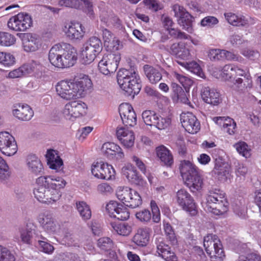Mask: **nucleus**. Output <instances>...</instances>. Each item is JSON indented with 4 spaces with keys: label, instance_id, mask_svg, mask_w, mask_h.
Wrapping results in <instances>:
<instances>
[{
    "label": "nucleus",
    "instance_id": "f257e3e1",
    "mask_svg": "<svg viewBox=\"0 0 261 261\" xmlns=\"http://www.w3.org/2000/svg\"><path fill=\"white\" fill-rule=\"evenodd\" d=\"M37 187L34 190L35 197L40 202L50 204L58 201L61 196V189L66 185L60 177L43 176L36 179Z\"/></svg>",
    "mask_w": 261,
    "mask_h": 261
},
{
    "label": "nucleus",
    "instance_id": "f03ea898",
    "mask_svg": "<svg viewBox=\"0 0 261 261\" xmlns=\"http://www.w3.org/2000/svg\"><path fill=\"white\" fill-rule=\"evenodd\" d=\"M91 80L85 75L79 80H62L56 85L57 94L61 98L70 100L83 96L85 92L92 87Z\"/></svg>",
    "mask_w": 261,
    "mask_h": 261
},
{
    "label": "nucleus",
    "instance_id": "7ed1b4c3",
    "mask_svg": "<svg viewBox=\"0 0 261 261\" xmlns=\"http://www.w3.org/2000/svg\"><path fill=\"white\" fill-rule=\"evenodd\" d=\"M228 202L225 193L220 189H210L203 204L204 210L215 215H221L228 210Z\"/></svg>",
    "mask_w": 261,
    "mask_h": 261
},
{
    "label": "nucleus",
    "instance_id": "20e7f679",
    "mask_svg": "<svg viewBox=\"0 0 261 261\" xmlns=\"http://www.w3.org/2000/svg\"><path fill=\"white\" fill-rule=\"evenodd\" d=\"M179 170L186 185L192 192L200 191L203 187V179L198 168L189 161H181Z\"/></svg>",
    "mask_w": 261,
    "mask_h": 261
},
{
    "label": "nucleus",
    "instance_id": "39448f33",
    "mask_svg": "<svg viewBox=\"0 0 261 261\" xmlns=\"http://www.w3.org/2000/svg\"><path fill=\"white\" fill-rule=\"evenodd\" d=\"M221 75L226 80L236 79L235 85L239 91H243L247 88L252 87V78L247 69H243L233 64L225 65L222 69Z\"/></svg>",
    "mask_w": 261,
    "mask_h": 261
},
{
    "label": "nucleus",
    "instance_id": "423d86ee",
    "mask_svg": "<svg viewBox=\"0 0 261 261\" xmlns=\"http://www.w3.org/2000/svg\"><path fill=\"white\" fill-rule=\"evenodd\" d=\"M117 82L120 88L128 95L138 94L141 88L138 73L134 70L120 69L117 73Z\"/></svg>",
    "mask_w": 261,
    "mask_h": 261
},
{
    "label": "nucleus",
    "instance_id": "0eeeda50",
    "mask_svg": "<svg viewBox=\"0 0 261 261\" xmlns=\"http://www.w3.org/2000/svg\"><path fill=\"white\" fill-rule=\"evenodd\" d=\"M102 49V44L99 38L95 36L90 38L82 48L81 57L83 64L86 65L93 62Z\"/></svg>",
    "mask_w": 261,
    "mask_h": 261
},
{
    "label": "nucleus",
    "instance_id": "6e6552de",
    "mask_svg": "<svg viewBox=\"0 0 261 261\" xmlns=\"http://www.w3.org/2000/svg\"><path fill=\"white\" fill-rule=\"evenodd\" d=\"M203 246L212 261H223L225 255L222 245L217 236L207 234L204 238Z\"/></svg>",
    "mask_w": 261,
    "mask_h": 261
},
{
    "label": "nucleus",
    "instance_id": "1a4fd4ad",
    "mask_svg": "<svg viewBox=\"0 0 261 261\" xmlns=\"http://www.w3.org/2000/svg\"><path fill=\"white\" fill-rule=\"evenodd\" d=\"M33 20L31 16L27 13H19L11 17L7 22L10 30L16 32H24L32 27Z\"/></svg>",
    "mask_w": 261,
    "mask_h": 261
},
{
    "label": "nucleus",
    "instance_id": "9d476101",
    "mask_svg": "<svg viewBox=\"0 0 261 261\" xmlns=\"http://www.w3.org/2000/svg\"><path fill=\"white\" fill-rule=\"evenodd\" d=\"M87 105L80 100L72 101L67 103L62 110L64 117L70 120L85 115L87 113Z\"/></svg>",
    "mask_w": 261,
    "mask_h": 261
},
{
    "label": "nucleus",
    "instance_id": "9b49d317",
    "mask_svg": "<svg viewBox=\"0 0 261 261\" xmlns=\"http://www.w3.org/2000/svg\"><path fill=\"white\" fill-rule=\"evenodd\" d=\"M120 59V55L118 53L105 55L98 62L99 70L106 75L114 73L118 68Z\"/></svg>",
    "mask_w": 261,
    "mask_h": 261
},
{
    "label": "nucleus",
    "instance_id": "f8f14e48",
    "mask_svg": "<svg viewBox=\"0 0 261 261\" xmlns=\"http://www.w3.org/2000/svg\"><path fill=\"white\" fill-rule=\"evenodd\" d=\"M91 172L97 178L107 180L114 178L115 174L113 167L102 161L94 163L91 166Z\"/></svg>",
    "mask_w": 261,
    "mask_h": 261
},
{
    "label": "nucleus",
    "instance_id": "ddd939ff",
    "mask_svg": "<svg viewBox=\"0 0 261 261\" xmlns=\"http://www.w3.org/2000/svg\"><path fill=\"white\" fill-rule=\"evenodd\" d=\"M174 16L178 18V23L183 29L188 33H192L193 29L192 22L193 17L181 6L178 4L172 7Z\"/></svg>",
    "mask_w": 261,
    "mask_h": 261
},
{
    "label": "nucleus",
    "instance_id": "4468645a",
    "mask_svg": "<svg viewBox=\"0 0 261 261\" xmlns=\"http://www.w3.org/2000/svg\"><path fill=\"white\" fill-rule=\"evenodd\" d=\"M0 151L7 156H12L17 151L14 138L7 132H0Z\"/></svg>",
    "mask_w": 261,
    "mask_h": 261
},
{
    "label": "nucleus",
    "instance_id": "2eb2a0df",
    "mask_svg": "<svg viewBox=\"0 0 261 261\" xmlns=\"http://www.w3.org/2000/svg\"><path fill=\"white\" fill-rule=\"evenodd\" d=\"M176 198L178 205L184 210L193 215L196 214V205L194 199L187 190L184 189L178 190L176 193Z\"/></svg>",
    "mask_w": 261,
    "mask_h": 261
},
{
    "label": "nucleus",
    "instance_id": "dca6fc26",
    "mask_svg": "<svg viewBox=\"0 0 261 261\" xmlns=\"http://www.w3.org/2000/svg\"><path fill=\"white\" fill-rule=\"evenodd\" d=\"M106 208L109 216L111 218L125 221L129 217V212L127 208L116 201H110L107 204Z\"/></svg>",
    "mask_w": 261,
    "mask_h": 261
},
{
    "label": "nucleus",
    "instance_id": "f3484780",
    "mask_svg": "<svg viewBox=\"0 0 261 261\" xmlns=\"http://www.w3.org/2000/svg\"><path fill=\"white\" fill-rule=\"evenodd\" d=\"M63 32L69 39L80 40L85 35V29L81 23L71 22L64 25Z\"/></svg>",
    "mask_w": 261,
    "mask_h": 261
},
{
    "label": "nucleus",
    "instance_id": "a211bd4d",
    "mask_svg": "<svg viewBox=\"0 0 261 261\" xmlns=\"http://www.w3.org/2000/svg\"><path fill=\"white\" fill-rule=\"evenodd\" d=\"M38 222L44 231L49 234H54L59 229L57 223L53 214L49 212H45L38 217Z\"/></svg>",
    "mask_w": 261,
    "mask_h": 261
},
{
    "label": "nucleus",
    "instance_id": "6ab92c4d",
    "mask_svg": "<svg viewBox=\"0 0 261 261\" xmlns=\"http://www.w3.org/2000/svg\"><path fill=\"white\" fill-rule=\"evenodd\" d=\"M212 174L221 182H225L232 177L230 167L228 164L217 160L216 161Z\"/></svg>",
    "mask_w": 261,
    "mask_h": 261
},
{
    "label": "nucleus",
    "instance_id": "aec40b11",
    "mask_svg": "<svg viewBox=\"0 0 261 261\" xmlns=\"http://www.w3.org/2000/svg\"><path fill=\"white\" fill-rule=\"evenodd\" d=\"M19 237L16 239L23 244L31 245L34 240L38 236L36 226L33 223H27L24 227L19 228Z\"/></svg>",
    "mask_w": 261,
    "mask_h": 261
},
{
    "label": "nucleus",
    "instance_id": "412c9836",
    "mask_svg": "<svg viewBox=\"0 0 261 261\" xmlns=\"http://www.w3.org/2000/svg\"><path fill=\"white\" fill-rule=\"evenodd\" d=\"M22 42L23 50L27 53L35 52L38 50L42 45L41 39L35 34H24Z\"/></svg>",
    "mask_w": 261,
    "mask_h": 261
},
{
    "label": "nucleus",
    "instance_id": "4be33fe9",
    "mask_svg": "<svg viewBox=\"0 0 261 261\" xmlns=\"http://www.w3.org/2000/svg\"><path fill=\"white\" fill-rule=\"evenodd\" d=\"M180 121L182 127L190 134H196L200 129V123L191 113H182Z\"/></svg>",
    "mask_w": 261,
    "mask_h": 261
},
{
    "label": "nucleus",
    "instance_id": "5701e85b",
    "mask_svg": "<svg viewBox=\"0 0 261 261\" xmlns=\"http://www.w3.org/2000/svg\"><path fill=\"white\" fill-rule=\"evenodd\" d=\"M224 15L227 21L235 27L248 28L255 23L254 19L251 17L238 16L230 12L225 13Z\"/></svg>",
    "mask_w": 261,
    "mask_h": 261
},
{
    "label": "nucleus",
    "instance_id": "b1692460",
    "mask_svg": "<svg viewBox=\"0 0 261 261\" xmlns=\"http://www.w3.org/2000/svg\"><path fill=\"white\" fill-rule=\"evenodd\" d=\"M101 151L108 158L111 160H121L124 157L121 147L113 142H106L101 147Z\"/></svg>",
    "mask_w": 261,
    "mask_h": 261
},
{
    "label": "nucleus",
    "instance_id": "393cba45",
    "mask_svg": "<svg viewBox=\"0 0 261 261\" xmlns=\"http://www.w3.org/2000/svg\"><path fill=\"white\" fill-rule=\"evenodd\" d=\"M63 49L64 50V55L61 57V62L63 64L60 68H68L72 66L77 60V54L75 49L70 44L63 43Z\"/></svg>",
    "mask_w": 261,
    "mask_h": 261
},
{
    "label": "nucleus",
    "instance_id": "a878e982",
    "mask_svg": "<svg viewBox=\"0 0 261 261\" xmlns=\"http://www.w3.org/2000/svg\"><path fill=\"white\" fill-rule=\"evenodd\" d=\"M201 95L203 100L212 106H218L222 102L220 93L215 89L204 87L201 90Z\"/></svg>",
    "mask_w": 261,
    "mask_h": 261
},
{
    "label": "nucleus",
    "instance_id": "bb28decb",
    "mask_svg": "<svg viewBox=\"0 0 261 261\" xmlns=\"http://www.w3.org/2000/svg\"><path fill=\"white\" fill-rule=\"evenodd\" d=\"M122 174L132 184L144 187L146 182L139 175L137 170L132 165H128L122 168Z\"/></svg>",
    "mask_w": 261,
    "mask_h": 261
},
{
    "label": "nucleus",
    "instance_id": "cd10ccee",
    "mask_svg": "<svg viewBox=\"0 0 261 261\" xmlns=\"http://www.w3.org/2000/svg\"><path fill=\"white\" fill-rule=\"evenodd\" d=\"M170 53L177 58L187 60L190 59L191 54L187 43L184 42L173 43L170 46Z\"/></svg>",
    "mask_w": 261,
    "mask_h": 261
},
{
    "label": "nucleus",
    "instance_id": "c85d7f7f",
    "mask_svg": "<svg viewBox=\"0 0 261 261\" xmlns=\"http://www.w3.org/2000/svg\"><path fill=\"white\" fill-rule=\"evenodd\" d=\"M64 50L63 49V43L54 45L50 49L48 54V59L50 63L54 66L60 68L63 64L61 62V57L64 55Z\"/></svg>",
    "mask_w": 261,
    "mask_h": 261
},
{
    "label": "nucleus",
    "instance_id": "c756f323",
    "mask_svg": "<svg viewBox=\"0 0 261 261\" xmlns=\"http://www.w3.org/2000/svg\"><path fill=\"white\" fill-rule=\"evenodd\" d=\"M13 114L22 121L30 120L34 115V112L28 105L18 104L14 106Z\"/></svg>",
    "mask_w": 261,
    "mask_h": 261
},
{
    "label": "nucleus",
    "instance_id": "7c9ffc66",
    "mask_svg": "<svg viewBox=\"0 0 261 261\" xmlns=\"http://www.w3.org/2000/svg\"><path fill=\"white\" fill-rule=\"evenodd\" d=\"M47 163L49 167L58 170L63 165L62 160L59 156L58 151L54 149L48 150L46 154Z\"/></svg>",
    "mask_w": 261,
    "mask_h": 261
},
{
    "label": "nucleus",
    "instance_id": "2f4dec72",
    "mask_svg": "<svg viewBox=\"0 0 261 261\" xmlns=\"http://www.w3.org/2000/svg\"><path fill=\"white\" fill-rule=\"evenodd\" d=\"M27 165L29 170L36 175L41 174L43 172L42 164L40 159L35 154H30L28 156Z\"/></svg>",
    "mask_w": 261,
    "mask_h": 261
},
{
    "label": "nucleus",
    "instance_id": "473e14b6",
    "mask_svg": "<svg viewBox=\"0 0 261 261\" xmlns=\"http://www.w3.org/2000/svg\"><path fill=\"white\" fill-rule=\"evenodd\" d=\"M172 93L171 97L174 102L180 101L184 103H188L189 99L187 93L177 83H171Z\"/></svg>",
    "mask_w": 261,
    "mask_h": 261
},
{
    "label": "nucleus",
    "instance_id": "72a5a7b5",
    "mask_svg": "<svg viewBox=\"0 0 261 261\" xmlns=\"http://www.w3.org/2000/svg\"><path fill=\"white\" fill-rule=\"evenodd\" d=\"M149 240V234L147 229L140 228L132 239V241L139 247L147 246Z\"/></svg>",
    "mask_w": 261,
    "mask_h": 261
},
{
    "label": "nucleus",
    "instance_id": "f704fd0d",
    "mask_svg": "<svg viewBox=\"0 0 261 261\" xmlns=\"http://www.w3.org/2000/svg\"><path fill=\"white\" fill-rule=\"evenodd\" d=\"M110 227L112 231L123 236H128L132 231L131 225L127 223L112 222L110 223Z\"/></svg>",
    "mask_w": 261,
    "mask_h": 261
},
{
    "label": "nucleus",
    "instance_id": "c9c22d12",
    "mask_svg": "<svg viewBox=\"0 0 261 261\" xmlns=\"http://www.w3.org/2000/svg\"><path fill=\"white\" fill-rule=\"evenodd\" d=\"M156 154L161 161L167 166H170L173 164V157L170 151L165 146H161L156 149Z\"/></svg>",
    "mask_w": 261,
    "mask_h": 261
},
{
    "label": "nucleus",
    "instance_id": "e433bc0d",
    "mask_svg": "<svg viewBox=\"0 0 261 261\" xmlns=\"http://www.w3.org/2000/svg\"><path fill=\"white\" fill-rule=\"evenodd\" d=\"M143 69L145 74L151 83L155 84L161 80L162 74L158 69L149 65H144Z\"/></svg>",
    "mask_w": 261,
    "mask_h": 261
},
{
    "label": "nucleus",
    "instance_id": "4c0bfd02",
    "mask_svg": "<svg viewBox=\"0 0 261 261\" xmlns=\"http://www.w3.org/2000/svg\"><path fill=\"white\" fill-rule=\"evenodd\" d=\"M76 208L82 219L84 221L89 220L91 217V211L89 205L85 201L76 202Z\"/></svg>",
    "mask_w": 261,
    "mask_h": 261
},
{
    "label": "nucleus",
    "instance_id": "58836bf2",
    "mask_svg": "<svg viewBox=\"0 0 261 261\" xmlns=\"http://www.w3.org/2000/svg\"><path fill=\"white\" fill-rule=\"evenodd\" d=\"M134 191L128 187H119L116 191V196L118 199L126 206V203H128L130 196H133V192Z\"/></svg>",
    "mask_w": 261,
    "mask_h": 261
},
{
    "label": "nucleus",
    "instance_id": "ea45409f",
    "mask_svg": "<svg viewBox=\"0 0 261 261\" xmlns=\"http://www.w3.org/2000/svg\"><path fill=\"white\" fill-rule=\"evenodd\" d=\"M134 191L128 187H119L116 191V196L118 199L126 206V203H128L130 196H133V192Z\"/></svg>",
    "mask_w": 261,
    "mask_h": 261
},
{
    "label": "nucleus",
    "instance_id": "a19ab883",
    "mask_svg": "<svg viewBox=\"0 0 261 261\" xmlns=\"http://www.w3.org/2000/svg\"><path fill=\"white\" fill-rule=\"evenodd\" d=\"M173 80L178 81L187 90L193 85V81L188 76L178 73L176 71H173L171 73Z\"/></svg>",
    "mask_w": 261,
    "mask_h": 261
},
{
    "label": "nucleus",
    "instance_id": "79ce46f5",
    "mask_svg": "<svg viewBox=\"0 0 261 261\" xmlns=\"http://www.w3.org/2000/svg\"><path fill=\"white\" fill-rule=\"evenodd\" d=\"M11 175V171L6 161L0 156V180L6 183Z\"/></svg>",
    "mask_w": 261,
    "mask_h": 261
},
{
    "label": "nucleus",
    "instance_id": "37998d69",
    "mask_svg": "<svg viewBox=\"0 0 261 261\" xmlns=\"http://www.w3.org/2000/svg\"><path fill=\"white\" fill-rule=\"evenodd\" d=\"M158 114L150 110L144 111L142 114L144 123L150 126H154Z\"/></svg>",
    "mask_w": 261,
    "mask_h": 261
},
{
    "label": "nucleus",
    "instance_id": "c03bdc74",
    "mask_svg": "<svg viewBox=\"0 0 261 261\" xmlns=\"http://www.w3.org/2000/svg\"><path fill=\"white\" fill-rule=\"evenodd\" d=\"M16 41L15 36L9 33L0 32V45L3 46H10Z\"/></svg>",
    "mask_w": 261,
    "mask_h": 261
},
{
    "label": "nucleus",
    "instance_id": "a18cd8bd",
    "mask_svg": "<svg viewBox=\"0 0 261 261\" xmlns=\"http://www.w3.org/2000/svg\"><path fill=\"white\" fill-rule=\"evenodd\" d=\"M238 153L245 158L251 156V149L245 142H239L234 145Z\"/></svg>",
    "mask_w": 261,
    "mask_h": 261
},
{
    "label": "nucleus",
    "instance_id": "49530a36",
    "mask_svg": "<svg viewBox=\"0 0 261 261\" xmlns=\"http://www.w3.org/2000/svg\"><path fill=\"white\" fill-rule=\"evenodd\" d=\"M83 12L86 13L89 17H94V12L92 2L90 0H81V8Z\"/></svg>",
    "mask_w": 261,
    "mask_h": 261
},
{
    "label": "nucleus",
    "instance_id": "de8ad7c7",
    "mask_svg": "<svg viewBox=\"0 0 261 261\" xmlns=\"http://www.w3.org/2000/svg\"><path fill=\"white\" fill-rule=\"evenodd\" d=\"M15 58L10 53L0 52V64L6 67H9L14 65Z\"/></svg>",
    "mask_w": 261,
    "mask_h": 261
},
{
    "label": "nucleus",
    "instance_id": "09e8293b",
    "mask_svg": "<svg viewBox=\"0 0 261 261\" xmlns=\"http://www.w3.org/2000/svg\"><path fill=\"white\" fill-rule=\"evenodd\" d=\"M41 238H42L43 240L38 241V247L39 250L46 254H51L54 250V247L52 245L47 242L46 238L43 237H41Z\"/></svg>",
    "mask_w": 261,
    "mask_h": 261
},
{
    "label": "nucleus",
    "instance_id": "8fccbe9b",
    "mask_svg": "<svg viewBox=\"0 0 261 261\" xmlns=\"http://www.w3.org/2000/svg\"><path fill=\"white\" fill-rule=\"evenodd\" d=\"M164 228L165 234L167 237V239L170 242L172 245H176L177 243V239L176 238L175 233L172 229L171 225L168 223H164Z\"/></svg>",
    "mask_w": 261,
    "mask_h": 261
},
{
    "label": "nucleus",
    "instance_id": "3c124183",
    "mask_svg": "<svg viewBox=\"0 0 261 261\" xmlns=\"http://www.w3.org/2000/svg\"><path fill=\"white\" fill-rule=\"evenodd\" d=\"M179 65L184 67L188 70L193 72L194 73L198 74L201 71V67L195 61H192L190 62H185L181 61H177Z\"/></svg>",
    "mask_w": 261,
    "mask_h": 261
},
{
    "label": "nucleus",
    "instance_id": "603ef678",
    "mask_svg": "<svg viewBox=\"0 0 261 261\" xmlns=\"http://www.w3.org/2000/svg\"><path fill=\"white\" fill-rule=\"evenodd\" d=\"M171 124V119L168 117H163L160 114L158 115L154 126L159 129L167 128Z\"/></svg>",
    "mask_w": 261,
    "mask_h": 261
},
{
    "label": "nucleus",
    "instance_id": "864d4df0",
    "mask_svg": "<svg viewBox=\"0 0 261 261\" xmlns=\"http://www.w3.org/2000/svg\"><path fill=\"white\" fill-rule=\"evenodd\" d=\"M113 241L108 237H103L99 239L97 242L98 247L105 251L110 250L113 247Z\"/></svg>",
    "mask_w": 261,
    "mask_h": 261
},
{
    "label": "nucleus",
    "instance_id": "5fc2aeb1",
    "mask_svg": "<svg viewBox=\"0 0 261 261\" xmlns=\"http://www.w3.org/2000/svg\"><path fill=\"white\" fill-rule=\"evenodd\" d=\"M133 196H130L128 203H126V206L131 208H136L142 204V199L139 194L134 191L133 192Z\"/></svg>",
    "mask_w": 261,
    "mask_h": 261
},
{
    "label": "nucleus",
    "instance_id": "6e6d98bb",
    "mask_svg": "<svg viewBox=\"0 0 261 261\" xmlns=\"http://www.w3.org/2000/svg\"><path fill=\"white\" fill-rule=\"evenodd\" d=\"M136 218L140 222L146 223L149 222L151 219V214L150 212L147 209H144L136 213Z\"/></svg>",
    "mask_w": 261,
    "mask_h": 261
},
{
    "label": "nucleus",
    "instance_id": "4d7b16f0",
    "mask_svg": "<svg viewBox=\"0 0 261 261\" xmlns=\"http://www.w3.org/2000/svg\"><path fill=\"white\" fill-rule=\"evenodd\" d=\"M27 75L37 72L42 69V65L37 61H32L30 63L23 64Z\"/></svg>",
    "mask_w": 261,
    "mask_h": 261
},
{
    "label": "nucleus",
    "instance_id": "13d9d810",
    "mask_svg": "<svg viewBox=\"0 0 261 261\" xmlns=\"http://www.w3.org/2000/svg\"><path fill=\"white\" fill-rule=\"evenodd\" d=\"M119 112L121 119L128 117L132 113H135L132 106L128 103H121L119 107Z\"/></svg>",
    "mask_w": 261,
    "mask_h": 261
},
{
    "label": "nucleus",
    "instance_id": "bf43d9fd",
    "mask_svg": "<svg viewBox=\"0 0 261 261\" xmlns=\"http://www.w3.org/2000/svg\"><path fill=\"white\" fill-rule=\"evenodd\" d=\"M169 35L173 38L177 39H189L191 36L179 29L170 28L167 30Z\"/></svg>",
    "mask_w": 261,
    "mask_h": 261
},
{
    "label": "nucleus",
    "instance_id": "052dcab7",
    "mask_svg": "<svg viewBox=\"0 0 261 261\" xmlns=\"http://www.w3.org/2000/svg\"><path fill=\"white\" fill-rule=\"evenodd\" d=\"M58 4L60 6L76 9L81 8V0H59Z\"/></svg>",
    "mask_w": 261,
    "mask_h": 261
},
{
    "label": "nucleus",
    "instance_id": "680f3d73",
    "mask_svg": "<svg viewBox=\"0 0 261 261\" xmlns=\"http://www.w3.org/2000/svg\"><path fill=\"white\" fill-rule=\"evenodd\" d=\"M122 46V45L120 40L115 37L111 40L110 42L105 46V47L107 48V50L114 52L120 49Z\"/></svg>",
    "mask_w": 261,
    "mask_h": 261
},
{
    "label": "nucleus",
    "instance_id": "e2e57ef3",
    "mask_svg": "<svg viewBox=\"0 0 261 261\" xmlns=\"http://www.w3.org/2000/svg\"><path fill=\"white\" fill-rule=\"evenodd\" d=\"M150 207L152 213V221L154 223H159L161 220V214L159 208L155 201H151Z\"/></svg>",
    "mask_w": 261,
    "mask_h": 261
},
{
    "label": "nucleus",
    "instance_id": "0e129e2a",
    "mask_svg": "<svg viewBox=\"0 0 261 261\" xmlns=\"http://www.w3.org/2000/svg\"><path fill=\"white\" fill-rule=\"evenodd\" d=\"M119 140L125 147L127 148L132 147L134 145L135 140V136L133 132L128 133L127 135L124 136V137L121 138Z\"/></svg>",
    "mask_w": 261,
    "mask_h": 261
},
{
    "label": "nucleus",
    "instance_id": "69168bd1",
    "mask_svg": "<svg viewBox=\"0 0 261 261\" xmlns=\"http://www.w3.org/2000/svg\"><path fill=\"white\" fill-rule=\"evenodd\" d=\"M208 57L211 60H224L223 49H210L208 53Z\"/></svg>",
    "mask_w": 261,
    "mask_h": 261
},
{
    "label": "nucleus",
    "instance_id": "338daca9",
    "mask_svg": "<svg viewBox=\"0 0 261 261\" xmlns=\"http://www.w3.org/2000/svg\"><path fill=\"white\" fill-rule=\"evenodd\" d=\"M219 22L218 19L213 16H208L203 18L200 22L202 27H213Z\"/></svg>",
    "mask_w": 261,
    "mask_h": 261
},
{
    "label": "nucleus",
    "instance_id": "774afa93",
    "mask_svg": "<svg viewBox=\"0 0 261 261\" xmlns=\"http://www.w3.org/2000/svg\"><path fill=\"white\" fill-rule=\"evenodd\" d=\"M233 211L239 217L245 218L247 213V208L245 204L240 202L239 204H236L233 206Z\"/></svg>",
    "mask_w": 261,
    "mask_h": 261
}]
</instances>
